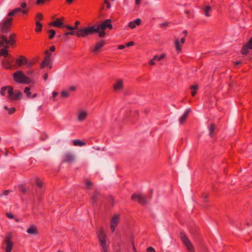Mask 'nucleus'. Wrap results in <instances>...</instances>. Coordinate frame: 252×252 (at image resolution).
I'll return each mask as SVG.
<instances>
[{"label":"nucleus","mask_w":252,"mask_h":252,"mask_svg":"<svg viewBox=\"0 0 252 252\" xmlns=\"http://www.w3.org/2000/svg\"><path fill=\"white\" fill-rule=\"evenodd\" d=\"M191 110L190 109H188L185 113L183 114V115L180 118L179 122L180 124H183L187 118L189 113L190 112Z\"/></svg>","instance_id":"23"},{"label":"nucleus","mask_w":252,"mask_h":252,"mask_svg":"<svg viewBox=\"0 0 252 252\" xmlns=\"http://www.w3.org/2000/svg\"><path fill=\"white\" fill-rule=\"evenodd\" d=\"M147 252H156V251L155 250V249L152 248V247H148L147 249Z\"/></svg>","instance_id":"47"},{"label":"nucleus","mask_w":252,"mask_h":252,"mask_svg":"<svg viewBox=\"0 0 252 252\" xmlns=\"http://www.w3.org/2000/svg\"><path fill=\"white\" fill-rule=\"evenodd\" d=\"M43 79L45 80H47V79H48V74L47 73H46L44 74V76H43Z\"/></svg>","instance_id":"57"},{"label":"nucleus","mask_w":252,"mask_h":252,"mask_svg":"<svg viewBox=\"0 0 252 252\" xmlns=\"http://www.w3.org/2000/svg\"><path fill=\"white\" fill-rule=\"evenodd\" d=\"M132 200L136 201L142 205H145L147 203L148 201L146 200L145 196L141 194H134L132 197Z\"/></svg>","instance_id":"10"},{"label":"nucleus","mask_w":252,"mask_h":252,"mask_svg":"<svg viewBox=\"0 0 252 252\" xmlns=\"http://www.w3.org/2000/svg\"><path fill=\"white\" fill-rule=\"evenodd\" d=\"M141 23V19H137L135 20L134 21L130 22L128 24V27L131 29H134L136 26H139Z\"/></svg>","instance_id":"22"},{"label":"nucleus","mask_w":252,"mask_h":252,"mask_svg":"<svg viewBox=\"0 0 252 252\" xmlns=\"http://www.w3.org/2000/svg\"><path fill=\"white\" fill-rule=\"evenodd\" d=\"M33 73V71L32 70H29L27 72V74L31 75Z\"/></svg>","instance_id":"56"},{"label":"nucleus","mask_w":252,"mask_h":252,"mask_svg":"<svg viewBox=\"0 0 252 252\" xmlns=\"http://www.w3.org/2000/svg\"><path fill=\"white\" fill-rule=\"evenodd\" d=\"M49 25L54 27L63 28L64 24L59 18H58L53 22L50 23Z\"/></svg>","instance_id":"19"},{"label":"nucleus","mask_w":252,"mask_h":252,"mask_svg":"<svg viewBox=\"0 0 252 252\" xmlns=\"http://www.w3.org/2000/svg\"><path fill=\"white\" fill-rule=\"evenodd\" d=\"M126 45H120L118 48L119 49V50H122V49H124L125 47H126Z\"/></svg>","instance_id":"54"},{"label":"nucleus","mask_w":252,"mask_h":252,"mask_svg":"<svg viewBox=\"0 0 252 252\" xmlns=\"http://www.w3.org/2000/svg\"><path fill=\"white\" fill-rule=\"evenodd\" d=\"M35 24H41L42 23L40 22V21L35 20Z\"/></svg>","instance_id":"60"},{"label":"nucleus","mask_w":252,"mask_h":252,"mask_svg":"<svg viewBox=\"0 0 252 252\" xmlns=\"http://www.w3.org/2000/svg\"><path fill=\"white\" fill-rule=\"evenodd\" d=\"M92 186V183L90 181H87L86 183V188L87 189H90Z\"/></svg>","instance_id":"43"},{"label":"nucleus","mask_w":252,"mask_h":252,"mask_svg":"<svg viewBox=\"0 0 252 252\" xmlns=\"http://www.w3.org/2000/svg\"><path fill=\"white\" fill-rule=\"evenodd\" d=\"M6 215L7 217V218H8L9 219H13L14 218L13 215L10 213H6Z\"/></svg>","instance_id":"50"},{"label":"nucleus","mask_w":252,"mask_h":252,"mask_svg":"<svg viewBox=\"0 0 252 252\" xmlns=\"http://www.w3.org/2000/svg\"><path fill=\"white\" fill-rule=\"evenodd\" d=\"M215 129V126L214 125H212L209 127L210 135L212 136L213 132Z\"/></svg>","instance_id":"41"},{"label":"nucleus","mask_w":252,"mask_h":252,"mask_svg":"<svg viewBox=\"0 0 252 252\" xmlns=\"http://www.w3.org/2000/svg\"><path fill=\"white\" fill-rule=\"evenodd\" d=\"M43 19V16L41 13H37L35 17V20L42 21Z\"/></svg>","instance_id":"34"},{"label":"nucleus","mask_w":252,"mask_h":252,"mask_svg":"<svg viewBox=\"0 0 252 252\" xmlns=\"http://www.w3.org/2000/svg\"><path fill=\"white\" fill-rule=\"evenodd\" d=\"M141 2V0H135V3L136 5H139Z\"/></svg>","instance_id":"59"},{"label":"nucleus","mask_w":252,"mask_h":252,"mask_svg":"<svg viewBox=\"0 0 252 252\" xmlns=\"http://www.w3.org/2000/svg\"><path fill=\"white\" fill-rule=\"evenodd\" d=\"M13 19L7 17L1 25V31L2 32L6 33L9 31Z\"/></svg>","instance_id":"8"},{"label":"nucleus","mask_w":252,"mask_h":252,"mask_svg":"<svg viewBox=\"0 0 252 252\" xmlns=\"http://www.w3.org/2000/svg\"><path fill=\"white\" fill-rule=\"evenodd\" d=\"M68 35H76V32L71 31L70 32H65L64 35L66 36Z\"/></svg>","instance_id":"40"},{"label":"nucleus","mask_w":252,"mask_h":252,"mask_svg":"<svg viewBox=\"0 0 252 252\" xmlns=\"http://www.w3.org/2000/svg\"><path fill=\"white\" fill-rule=\"evenodd\" d=\"M50 51H51V52H54V51H55V46H51V47H50Z\"/></svg>","instance_id":"55"},{"label":"nucleus","mask_w":252,"mask_h":252,"mask_svg":"<svg viewBox=\"0 0 252 252\" xmlns=\"http://www.w3.org/2000/svg\"><path fill=\"white\" fill-rule=\"evenodd\" d=\"M24 93L26 94L28 97H31V92H30V87H26L25 88Z\"/></svg>","instance_id":"35"},{"label":"nucleus","mask_w":252,"mask_h":252,"mask_svg":"<svg viewBox=\"0 0 252 252\" xmlns=\"http://www.w3.org/2000/svg\"><path fill=\"white\" fill-rule=\"evenodd\" d=\"M175 46L177 51L179 53L181 51V46L180 45V42L179 39H176L175 41Z\"/></svg>","instance_id":"29"},{"label":"nucleus","mask_w":252,"mask_h":252,"mask_svg":"<svg viewBox=\"0 0 252 252\" xmlns=\"http://www.w3.org/2000/svg\"><path fill=\"white\" fill-rule=\"evenodd\" d=\"M123 84L122 79H118L113 84V89L115 91L122 90L123 88Z\"/></svg>","instance_id":"17"},{"label":"nucleus","mask_w":252,"mask_h":252,"mask_svg":"<svg viewBox=\"0 0 252 252\" xmlns=\"http://www.w3.org/2000/svg\"><path fill=\"white\" fill-rule=\"evenodd\" d=\"M50 0H36V4L37 5L43 4L46 1H49Z\"/></svg>","instance_id":"38"},{"label":"nucleus","mask_w":252,"mask_h":252,"mask_svg":"<svg viewBox=\"0 0 252 252\" xmlns=\"http://www.w3.org/2000/svg\"><path fill=\"white\" fill-rule=\"evenodd\" d=\"M26 58L22 55L20 56L16 60V62L17 65L19 67L21 66L22 65L25 64V63L26 60Z\"/></svg>","instance_id":"20"},{"label":"nucleus","mask_w":252,"mask_h":252,"mask_svg":"<svg viewBox=\"0 0 252 252\" xmlns=\"http://www.w3.org/2000/svg\"><path fill=\"white\" fill-rule=\"evenodd\" d=\"M251 49H252V37L244 45L241 50V53L247 54L249 50Z\"/></svg>","instance_id":"14"},{"label":"nucleus","mask_w":252,"mask_h":252,"mask_svg":"<svg viewBox=\"0 0 252 252\" xmlns=\"http://www.w3.org/2000/svg\"><path fill=\"white\" fill-rule=\"evenodd\" d=\"M97 236L100 243L103 252H107L106 243V236L104 230L101 228L97 232Z\"/></svg>","instance_id":"6"},{"label":"nucleus","mask_w":252,"mask_h":252,"mask_svg":"<svg viewBox=\"0 0 252 252\" xmlns=\"http://www.w3.org/2000/svg\"><path fill=\"white\" fill-rule=\"evenodd\" d=\"M240 63H241V62L237 61V62H236L235 63V64H236V65H238V64H240Z\"/></svg>","instance_id":"63"},{"label":"nucleus","mask_w":252,"mask_h":252,"mask_svg":"<svg viewBox=\"0 0 252 252\" xmlns=\"http://www.w3.org/2000/svg\"><path fill=\"white\" fill-rule=\"evenodd\" d=\"M8 94L7 98L10 100H17L20 98L22 93L18 91H13V88L10 86L3 87L1 88L0 94L4 96L6 94Z\"/></svg>","instance_id":"2"},{"label":"nucleus","mask_w":252,"mask_h":252,"mask_svg":"<svg viewBox=\"0 0 252 252\" xmlns=\"http://www.w3.org/2000/svg\"><path fill=\"white\" fill-rule=\"evenodd\" d=\"M19 7L14 9L8 14V16H12L17 13H21L23 15H27L29 13L30 7L25 1H21L19 3Z\"/></svg>","instance_id":"3"},{"label":"nucleus","mask_w":252,"mask_h":252,"mask_svg":"<svg viewBox=\"0 0 252 252\" xmlns=\"http://www.w3.org/2000/svg\"><path fill=\"white\" fill-rule=\"evenodd\" d=\"M187 34V31H184L182 32V34H183V37H182V38H181V40H180V42H181L182 44L184 43L185 41V37L186 36Z\"/></svg>","instance_id":"36"},{"label":"nucleus","mask_w":252,"mask_h":252,"mask_svg":"<svg viewBox=\"0 0 252 252\" xmlns=\"http://www.w3.org/2000/svg\"><path fill=\"white\" fill-rule=\"evenodd\" d=\"M80 24V22L76 21L75 22V26L73 27L74 30H77L78 29V25Z\"/></svg>","instance_id":"45"},{"label":"nucleus","mask_w":252,"mask_h":252,"mask_svg":"<svg viewBox=\"0 0 252 252\" xmlns=\"http://www.w3.org/2000/svg\"><path fill=\"white\" fill-rule=\"evenodd\" d=\"M166 56L165 54H162L160 56H158V55H155L154 56V60H155L156 61H159L162 59L164 58Z\"/></svg>","instance_id":"30"},{"label":"nucleus","mask_w":252,"mask_h":252,"mask_svg":"<svg viewBox=\"0 0 252 252\" xmlns=\"http://www.w3.org/2000/svg\"><path fill=\"white\" fill-rule=\"evenodd\" d=\"M98 193L97 192H95L92 197L93 203H94L97 199Z\"/></svg>","instance_id":"39"},{"label":"nucleus","mask_w":252,"mask_h":252,"mask_svg":"<svg viewBox=\"0 0 252 252\" xmlns=\"http://www.w3.org/2000/svg\"><path fill=\"white\" fill-rule=\"evenodd\" d=\"M120 219V216L119 215H115L111 220V229L112 232L115 230Z\"/></svg>","instance_id":"16"},{"label":"nucleus","mask_w":252,"mask_h":252,"mask_svg":"<svg viewBox=\"0 0 252 252\" xmlns=\"http://www.w3.org/2000/svg\"><path fill=\"white\" fill-rule=\"evenodd\" d=\"M133 45H134V42L133 41H130V42H128L127 43H126V47H130V46H133Z\"/></svg>","instance_id":"51"},{"label":"nucleus","mask_w":252,"mask_h":252,"mask_svg":"<svg viewBox=\"0 0 252 252\" xmlns=\"http://www.w3.org/2000/svg\"><path fill=\"white\" fill-rule=\"evenodd\" d=\"M72 143L75 146H83L86 145V143L85 142L78 139L73 140Z\"/></svg>","instance_id":"26"},{"label":"nucleus","mask_w":252,"mask_h":252,"mask_svg":"<svg viewBox=\"0 0 252 252\" xmlns=\"http://www.w3.org/2000/svg\"><path fill=\"white\" fill-rule=\"evenodd\" d=\"M61 95L63 98L67 97L69 96V94L66 91H63L61 93Z\"/></svg>","instance_id":"37"},{"label":"nucleus","mask_w":252,"mask_h":252,"mask_svg":"<svg viewBox=\"0 0 252 252\" xmlns=\"http://www.w3.org/2000/svg\"><path fill=\"white\" fill-rule=\"evenodd\" d=\"M46 56L44 58V60L41 63V67L42 68L45 67L48 64H50L51 62V54L48 51H45Z\"/></svg>","instance_id":"13"},{"label":"nucleus","mask_w":252,"mask_h":252,"mask_svg":"<svg viewBox=\"0 0 252 252\" xmlns=\"http://www.w3.org/2000/svg\"><path fill=\"white\" fill-rule=\"evenodd\" d=\"M43 25L41 24H35V32H40L42 30Z\"/></svg>","instance_id":"31"},{"label":"nucleus","mask_w":252,"mask_h":252,"mask_svg":"<svg viewBox=\"0 0 252 252\" xmlns=\"http://www.w3.org/2000/svg\"><path fill=\"white\" fill-rule=\"evenodd\" d=\"M73 156L70 153H67L64 155L63 161L66 162H71L73 161Z\"/></svg>","instance_id":"24"},{"label":"nucleus","mask_w":252,"mask_h":252,"mask_svg":"<svg viewBox=\"0 0 252 252\" xmlns=\"http://www.w3.org/2000/svg\"><path fill=\"white\" fill-rule=\"evenodd\" d=\"M20 189L21 191H22L23 192H25L26 191V189H25L24 188L23 186H21L20 187Z\"/></svg>","instance_id":"58"},{"label":"nucleus","mask_w":252,"mask_h":252,"mask_svg":"<svg viewBox=\"0 0 252 252\" xmlns=\"http://www.w3.org/2000/svg\"><path fill=\"white\" fill-rule=\"evenodd\" d=\"M36 185L40 188H41L42 186V181L38 179H36Z\"/></svg>","instance_id":"42"},{"label":"nucleus","mask_w":252,"mask_h":252,"mask_svg":"<svg viewBox=\"0 0 252 252\" xmlns=\"http://www.w3.org/2000/svg\"><path fill=\"white\" fill-rule=\"evenodd\" d=\"M104 3L106 4L107 7L108 9H109L111 7V5L108 1V0H104Z\"/></svg>","instance_id":"46"},{"label":"nucleus","mask_w":252,"mask_h":252,"mask_svg":"<svg viewBox=\"0 0 252 252\" xmlns=\"http://www.w3.org/2000/svg\"><path fill=\"white\" fill-rule=\"evenodd\" d=\"M8 193V190H5V192H4V194L5 195H7Z\"/></svg>","instance_id":"64"},{"label":"nucleus","mask_w":252,"mask_h":252,"mask_svg":"<svg viewBox=\"0 0 252 252\" xmlns=\"http://www.w3.org/2000/svg\"><path fill=\"white\" fill-rule=\"evenodd\" d=\"M180 236L183 243L187 248L190 251H193V246L186 235L184 233H181Z\"/></svg>","instance_id":"11"},{"label":"nucleus","mask_w":252,"mask_h":252,"mask_svg":"<svg viewBox=\"0 0 252 252\" xmlns=\"http://www.w3.org/2000/svg\"><path fill=\"white\" fill-rule=\"evenodd\" d=\"M105 45V42L104 40H101L95 44L94 47L92 49L91 52L94 54H96L98 53L100 49L104 46Z\"/></svg>","instance_id":"15"},{"label":"nucleus","mask_w":252,"mask_h":252,"mask_svg":"<svg viewBox=\"0 0 252 252\" xmlns=\"http://www.w3.org/2000/svg\"><path fill=\"white\" fill-rule=\"evenodd\" d=\"M27 232L30 234H36L37 233L36 227L34 225H31L27 229Z\"/></svg>","instance_id":"25"},{"label":"nucleus","mask_w":252,"mask_h":252,"mask_svg":"<svg viewBox=\"0 0 252 252\" xmlns=\"http://www.w3.org/2000/svg\"><path fill=\"white\" fill-rule=\"evenodd\" d=\"M66 1L67 2H68L69 3H71V2H72L73 0H66Z\"/></svg>","instance_id":"61"},{"label":"nucleus","mask_w":252,"mask_h":252,"mask_svg":"<svg viewBox=\"0 0 252 252\" xmlns=\"http://www.w3.org/2000/svg\"><path fill=\"white\" fill-rule=\"evenodd\" d=\"M212 10V8L209 5H206L205 6L204 9V11L205 13V16L207 17L210 16V15L209 14V12H210Z\"/></svg>","instance_id":"28"},{"label":"nucleus","mask_w":252,"mask_h":252,"mask_svg":"<svg viewBox=\"0 0 252 252\" xmlns=\"http://www.w3.org/2000/svg\"><path fill=\"white\" fill-rule=\"evenodd\" d=\"M85 28L87 32V35L94 34L95 33H98L96 25L88 26Z\"/></svg>","instance_id":"18"},{"label":"nucleus","mask_w":252,"mask_h":252,"mask_svg":"<svg viewBox=\"0 0 252 252\" xmlns=\"http://www.w3.org/2000/svg\"><path fill=\"white\" fill-rule=\"evenodd\" d=\"M111 22L110 19H107L101 24L96 25L98 35L100 37H104L106 33L104 31L106 28H108L109 29H111L112 28V25L111 24Z\"/></svg>","instance_id":"5"},{"label":"nucleus","mask_w":252,"mask_h":252,"mask_svg":"<svg viewBox=\"0 0 252 252\" xmlns=\"http://www.w3.org/2000/svg\"><path fill=\"white\" fill-rule=\"evenodd\" d=\"M58 94V93L57 92H53V93H52V95H53V100L54 101H55L56 100V97L57 96V95Z\"/></svg>","instance_id":"48"},{"label":"nucleus","mask_w":252,"mask_h":252,"mask_svg":"<svg viewBox=\"0 0 252 252\" xmlns=\"http://www.w3.org/2000/svg\"><path fill=\"white\" fill-rule=\"evenodd\" d=\"M88 115L89 112L87 109H79L76 113L77 120L79 122H82L87 119Z\"/></svg>","instance_id":"7"},{"label":"nucleus","mask_w":252,"mask_h":252,"mask_svg":"<svg viewBox=\"0 0 252 252\" xmlns=\"http://www.w3.org/2000/svg\"><path fill=\"white\" fill-rule=\"evenodd\" d=\"M76 89L75 87L74 86H71L68 88V90L70 91H74Z\"/></svg>","instance_id":"53"},{"label":"nucleus","mask_w":252,"mask_h":252,"mask_svg":"<svg viewBox=\"0 0 252 252\" xmlns=\"http://www.w3.org/2000/svg\"><path fill=\"white\" fill-rule=\"evenodd\" d=\"M13 61V57L10 55L8 57H5L2 60V66L6 69H11L12 68V63Z\"/></svg>","instance_id":"9"},{"label":"nucleus","mask_w":252,"mask_h":252,"mask_svg":"<svg viewBox=\"0 0 252 252\" xmlns=\"http://www.w3.org/2000/svg\"><path fill=\"white\" fill-rule=\"evenodd\" d=\"M155 60H154V58H153L150 61L149 63L151 65H153L155 64Z\"/></svg>","instance_id":"52"},{"label":"nucleus","mask_w":252,"mask_h":252,"mask_svg":"<svg viewBox=\"0 0 252 252\" xmlns=\"http://www.w3.org/2000/svg\"><path fill=\"white\" fill-rule=\"evenodd\" d=\"M15 111V108L14 107H12L9 108V110L8 111V113L9 114H13Z\"/></svg>","instance_id":"49"},{"label":"nucleus","mask_w":252,"mask_h":252,"mask_svg":"<svg viewBox=\"0 0 252 252\" xmlns=\"http://www.w3.org/2000/svg\"><path fill=\"white\" fill-rule=\"evenodd\" d=\"M76 36L79 37H85L87 36V32L85 28H82L76 32Z\"/></svg>","instance_id":"21"},{"label":"nucleus","mask_w":252,"mask_h":252,"mask_svg":"<svg viewBox=\"0 0 252 252\" xmlns=\"http://www.w3.org/2000/svg\"><path fill=\"white\" fill-rule=\"evenodd\" d=\"M63 28H65L68 30L74 31L73 27L70 26L69 25H64Z\"/></svg>","instance_id":"44"},{"label":"nucleus","mask_w":252,"mask_h":252,"mask_svg":"<svg viewBox=\"0 0 252 252\" xmlns=\"http://www.w3.org/2000/svg\"><path fill=\"white\" fill-rule=\"evenodd\" d=\"M34 63L32 61H29L26 59V62L25 63V65L27 66V67L29 68L32 67V65H33Z\"/></svg>","instance_id":"33"},{"label":"nucleus","mask_w":252,"mask_h":252,"mask_svg":"<svg viewBox=\"0 0 252 252\" xmlns=\"http://www.w3.org/2000/svg\"><path fill=\"white\" fill-rule=\"evenodd\" d=\"M198 89V87L197 85H194L190 87V89L191 91V94L192 96H193L196 94V92H197Z\"/></svg>","instance_id":"27"},{"label":"nucleus","mask_w":252,"mask_h":252,"mask_svg":"<svg viewBox=\"0 0 252 252\" xmlns=\"http://www.w3.org/2000/svg\"><path fill=\"white\" fill-rule=\"evenodd\" d=\"M4 243L6 245L5 248L6 252H11L13 243L11 241V236L10 235H8L5 237Z\"/></svg>","instance_id":"12"},{"label":"nucleus","mask_w":252,"mask_h":252,"mask_svg":"<svg viewBox=\"0 0 252 252\" xmlns=\"http://www.w3.org/2000/svg\"><path fill=\"white\" fill-rule=\"evenodd\" d=\"M4 109H5V110H6L7 111H9V108L7 106H5V107H4Z\"/></svg>","instance_id":"62"},{"label":"nucleus","mask_w":252,"mask_h":252,"mask_svg":"<svg viewBox=\"0 0 252 252\" xmlns=\"http://www.w3.org/2000/svg\"><path fill=\"white\" fill-rule=\"evenodd\" d=\"M13 79L16 82L21 84H29L31 82L30 77L26 76L21 70L16 71L13 75Z\"/></svg>","instance_id":"4"},{"label":"nucleus","mask_w":252,"mask_h":252,"mask_svg":"<svg viewBox=\"0 0 252 252\" xmlns=\"http://www.w3.org/2000/svg\"><path fill=\"white\" fill-rule=\"evenodd\" d=\"M48 32L49 34V38L50 39H52L55 35V33H56L55 31L51 29V30H49Z\"/></svg>","instance_id":"32"},{"label":"nucleus","mask_w":252,"mask_h":252,"mask_svg":"<svg viewBox=\"0 0 252 252\" xmlns=\"http://www.w3.org/2000/svg\"><path fill=\"white\" fill-rule=\"evenodd\" d=\"M15 41V34H11L9 37V39L4 35H1L0 37V47L3 46L4 48L0 50V56H4V58L8 57L10 55L8 54L7 48L8 46L5 45H12Z\"/></svg>","instance_id":"1"}]
</instances>
